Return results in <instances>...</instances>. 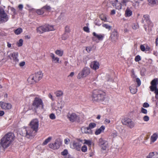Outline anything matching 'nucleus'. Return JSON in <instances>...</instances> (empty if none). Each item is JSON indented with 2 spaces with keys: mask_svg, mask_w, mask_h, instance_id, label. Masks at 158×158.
<instances>
[{
  "mask_svg": "<svg viewBox=\"0 0 158 158\" xmlns=\"http://www.w3.org/2000/svg\"><path fill=\"white\" fill-rule=\"evenodd\" d=\"M30 127L23 129V135L28 138L35 135L37 131L39 126V121L38 119L35 118L32 119L30 123Z\"/></svg>",
  "mask_w": 158,
  "mask_h": 158,
  "instance_id": "nucleus-1",
  "label": "nucleus"
},
{
  "mask_svg": "<svg viewBox=\"0 0 158 158\" xmlns=\"http://www.w3.org/2000/svg\"><path fill=\"white\" fill-rule=\"evenodd\" d=\"M15 136L12 133H8L1 140V143L4 148H6L10 146L13 141Z\"/></svg>",
  "mask_w": 158,
  "mask_h": 158,
  "instance_id": "nucleus-2",
  "label": "nucleus"
},
{
  "mask_svg": "<svg viewBox=\"0 0 158 158\" xmlns=\"http://www.w3.org/2000/svg\"><path fill=\"white\" fill-rule=\"evenodd\" d=\"M122 124L127 126L129 128L132 129L135 126V122L131 119L128 118H125L122 120Z\"/></svg>",
  "mask_w": 158,
  "mask_h": 158,
  "instance_id": "nucleus-3",
  "label": "nucleus"
},
{
  "mask_svg": "<svg viewBox=\"0 0 158 158\" xmlns=\"http://www.w3.org/2000/svg\"><path fill=\"white\" fill-rule=\"evenodd\" d=\"M54 29L53 26L49 25H45L38 27L36 30L38 32L41 34L47 31H53Z\"/></svg>",
  "mask_w": 158,
  "mask_h": 158,
  "instance_id": "nucleus-4",
  "label": "nucleus"
},
{
  "mask_svg": "<svg viewBox=\"0 0 158 158\" xmlns=\"http://www.w3.org/2000/svg\"><path fill=\"white\" fill-rule=\"evenodd\" d=\"M145 21L147 23L148 27H152L153 25V23L151 21L149 16L147 15H143V18L142 19L141 22L142 23L144 24V27L146 31L147 30V25L145 23Z\"/></svg>",
  "mask_w": 158,
  "mask_h": 158,
  "instance_id": "nucleus-5",
  "label": "nucleus"
},
{
  "mask_svg": "<svg viewBox=\"0 0 158 158\" xmlns=\"http://www.w3.org/2000/svg\"><path fill=\"white\" fill-rule=\"evenodd\" d=\"M9 19V16L5 12L4 9L0 7V22L4 23L7 22Z\"/></svg>",
  "mask_w": 158,
  "mask_h": 158,
  "instance_id": "nucleus-6",
  "label": "nucleus"
},
{
  "mask_svg": "<svg viewBox=\"0 0 158 158\" xmlns=\"http://www.w3.org/2000/svg\"><path fill=\"white\" fill-rule=\"evenodd\" d=\"M105 93L98 90H94L92 93V97L94 98H97L102 99L105 98Z\"/></svg>",
  "mask_w": 158,
  "mask_h": 158,
  "instance_id": "nucleus-7",
  "label": "nucleus"
},
{
  "mask_svg": "<svg viewBox=\"0 0 158 158\" xmlns=\"http://www.w3.org/2000/svg\"><path fill=\"white\" fill-rule=\"evenodd\" d=\"M90 73V70L89 68L84 67L82 70L80 72L77 76L78 79L83 78L87 76Z\"/></svg>",
  "mask_w": 158,
  "mask_h": 158,
  "instance_id": "nucleus-8",
  "label": "nucleus"
},
{
  "mask_svg": "<svg viewBox=\"0 0 158 158\" xmlns=\"http://www.w3.org/2000/svg\"><path fill=\"white\" fill-rule=\"evenodd\" d=\"M61 143L60 140L57 139L56 140L55 142L53 143H50L49 144V147L53 149H58L60 145L61 144Z\"/></svg>",
  "mask_w": 158,
  "mask_h": 158,
  "instance_id": "nucleus-9",
  "label": "nucleus"
},
{
  "mask_svg": "<svg viewBox=\"0 0 158 158\" xmlns=\"http://www.w3.org/2000/svg\"><path fill=\"white\" fill-rule=\"evenodd\" d=\"M93 35L94 37L93 38V40L94 41H96L97 42H98V41L97 40H95V38H96L98 40L102 41L103 40L104 35L102 34H97L95 32H94L93 33Z\"/></svg>",
  "mask_w": 158,
  "mask_h": 158,
  "instance_id": "nucleus-10",
  "label": "nucleus"
},
{
  "mask_svg": "<svg viewBox=\"0 0 158 158\" xmlns=\"http://www.w3.org/2000/svg\"><path fill=\"white\" fill-rule=\"evenodd\" d=\"M68 117L69 120L72 122L75 121H78L79 120V116L74 113L69 114L68 115Z\"/></svg>",
  "mask_w": 158,
  "mask_h": 158,
  "instance_id": "nucleus-11",
  "label": "nucleus"
},
{
  "mask_svg": "<svg viewBox=\"0 0 158 158\" xmlns=\"http://www.w3.org/2000/svg\"><path fill=\"white\" fill-rule=\"evenodd\" d=\"M33 105L35 108L41 107L42 109H44L43 104L41 99H35L33 103Z\"/></svg>",
  "mask_w": 158,
  "mask_h": 158,
  "instance_id": "nucleus-12",
  "label": "nucleus"
},
{
  "mask_svg": "<svg viewBox=\"0 0 158 158\" xmlns=\"http://www.w3.org/2000/svg\"><path fill=\"white\" fill-rule=\"evenodd\" d=\"M60 101H58V102H60L61 103H59V105L58 106V107L55 106L54 108V109L56 111V114L59 115L60 114L61 112L62 107L64 104V102H62L61 99H60Z\"/></svg>",
  "mask_w": 158,
  "mask_h": 158,
  "instance_id": "nucleus-13",
  "label": "nucleus"
},
{
  "mask_svg": "<svg viewBox=\"0 0 158 158\" xmlns=\"http://www.w3.org/2000/svg\"><path fill=\"white\" fill-rule=\"evenodd\" d=\"M118 35L116 31H113L111 34L110 39L113 42H115L117 40Z\"/></svg>",
  "mask_w": 158,
  "mask_h": 158,
  "instance_id": "nucleus-14",
  "label": "nucleus"
},
{
  "mask_svg": "<svg viewBox=\"0 0 158 158\" xmlns=\"http://www.w3.org/2000/svg\"><path fill=\"white\" fill-rule=\"evenodd\" d=\"M0 106L2 109L4 110H9L11 109L12 106L10 104L0 102Z\"/></svg>",
  "mask_w": 158,
  "mask_h": 158,
  "instance_id": "nucleus-15",
  "label": "nucleus"
},
{
  "mask_svg": "<svg viewBox=\"0 0 158 158\" xmlns=\"http://www.w3.org/2000/svg\"><path fill=\"white\" fill-rule=\"evenodd\" d=\"M81 146V144L79 142L75 141H74L70 146L71 148L75 149L78 151L80 150Z\"/></svg>",
  "mask_w": 158,
  "mask_h": 158,
  "instance_id": "nucleus-16",
  "label": "nucleus"
},
{
  "mask_svg": "<svg viewBox=\"0 0 158 158\" xmlns=\"http://www.w3.org/2000/svg\"><path fill=\"white\" fill-rule=\"evenodd\" d=\"M8 57L11 60H13L16 62H18L19 60L18 58V53L17 52H14L8 55Z\"/></svg>",
  "mask_w": 158,
  "mask_h": 158,
  "instance_id": "nucleus-17",
  "label": "nucleus"
},
{
  "mask_svg": "<svg viewBox=\"0 0 158 158\" xmlns=\"http://www.w3.org/2000/svg\"><path fill=\"white\" fill-rule=\"evenodd\" d=\"M34 77V78L37 81V82L39 81L42 78L43 74L41 72L39 71L35 73L34 74L32 75Z\"/></svg>",
  "mask_w": 158,
  "mask_h": 158,
  "instance_id": "nucleus-18",
  "label": "nucleus"
},
{
  "mask_svg": "<svg viewBox=\"0 0 158 158\" xmlns=\"http://www.w3.org/2000/svg\"><path fill=\"white\" fill-rule=\"evenodd\" d=\"M99 64L97 61L92 62L90 64V67L94 70H96L99 68Z\"/></svg>",
  "mask_w": 158,
  "mask_h": 158,
  "instance_id": "nucleus-19",
  "label": "nucleus"
},
{
  "mask_svg": "<svg viewBox=\"0 0 158 158\" xmlns=\"http://www.w3.org/2000/svg\"><path fill=\"white\" fill-rule=\"evenodd\" d=\"M112 5L116 9L118 10L121 9L122 6L121 2H119L118 0H116V1L114 3L112 2Z\"/></svg>",
  "mask_w": 158,
  "mask_h": 158,
  "instance_id": "nucleus-20",
  "label": "nucleus"
},
{
  "mask_svg": "<svg viewBox=\"0 0 158 158\" xmlns=\"http://www.w3.org/2000/svg\"><path fill=\"white\" fill-rule=\"evenodd\" d=\"M137 86L135 85H132L129 88L131 93L133 94H135L137 91Z\"/></svg>",
  "mask_w": 158,
  "mask_h": 158,
  "instance_id": "nucleus-21",
  "label": "nucleus"
},
{
  "mask_svg": "<svg viewBox=\"0 0 158 158\" xmlns=\"http://www.w3.org/2000/svg\"><path fill=\"white\" fill-rule=\"evenodd\" d=\"M50 56L52 58V61L53 62L55 63H59V58L57 57H56L54 54L52 53H50Z\"/></svg>",
  "mask_w": 158,
  "mask_h": 158,
  "instance_id": "nucleus-22",
  "label": "nucleus"
},
{
  "mask_svg": "<svg viewBox=\"0 0 158 158\" xmlns=\"http://www.w3.org/2000/svg\"><path fill=\"white\" fill-rule=\"evenodd\" d=\"M147 158H158V153L157 152H151L147 156Z\"/></svg>",
  "mask_w": 158,
  "mask_h": 158,
  "instance_id": "nucleus-23",
  "label": "nucleus"
},
{
  "mask_svg": "<svg viewBox=\"0 0 158 158\" xmlns=\"http://www.w3.org/2000/svg\"><path fill=\"white\" fill-rule=\"evenodd\" d=\"M105 129V127L104 126H102L101 127L98 129L96 130L95 132V134L96 135H98L100 134L101 132H103Z\"/></svg>",
  "mask_w": 158,
  "mask_h": 158,
  "instance_id": "nucleus-24",
  "label": "nucleus"
},
{
  "mask_svg": "<svg viewBox=\"0 0 158 158\" xmlns=\"http://www.w3.org/2000/svg\"><path fill=\"white\" fill-rule=\"evenodd\" d=\"M82 132L85 134H91L92 133L91 130L88 127H82L81 129Z\"/></svg>",
  "mask_w": 158,
  "mask_h": 158,
  "instance_id": "nucleus-25",
  "label": "nucleus"
},
{
  "mask_svg": "<svg viewBox=\"0 0 158 158\" xmlns=\"http://www.w3.org/2000/svg\"><path fill=\"white\" fill-rule=\"evenodd\" d=\"M132 14L131 10L128 7L127 8L125 11V15L126 17H129L131 16Z\"/></svg>",
  "mask_w": 158,
  "mask_h": 158,
  "instance_id": "nucleus-26",
  "label": "nucleus"
},
{
  "mask_svg": "<svg viewBox=\"0 0 158 158\" xmlns=\"http://www.w3.org/2000/svg\"><path fill=\"white\" fill-rule=\"evenodd\" d=\"M27 81L30 84H33L37 82V81L34 78L33 75L30 76L28 78Z\"/></svg>",
  "mask_w": 158,
  "mask_h": 158,
  "instance_id": "nucleus-27",
  "label": "nucleus"
},
{
  "mask_svg": "<svg viewBox=\"0 0 158 158\" xmlns=\"http://www.w3.org/2000/svg\"><path fill=\"white\" fill-rule=\"evenodd\" d=\"M149 5L152 6L158 4V0H148Z\"/></svg>",
  "mask_w": 158,
  "mask_h": 158,
  "instance_id": "nucleus-28",
  "label": "nucleus"
},
{
  "mask_svg": "<svg viewBox=\"0 0 158 158\" xmlns=\"http://www.w3.org/2000/svg\"><path fill=\"white\" fill-rule=\"evenodd\" d=\"M54 94L58 98H61L63 95V92L61 90H57L55 92Z\"/></svg>",
  "mask_w": 158,
  "mask_h": 158,
  "instance_id": "nucleus-29",
  "label": "nucleus"
},
{
  "mask_svg": "<svg viewBox=\"0 0 158 158\" xmlns=\"http://www.w3.org/2000/svg\"><path fill=\"white\" fill-rule=\"evenodd\" d=\"M158 138V135L156 133L154 134L151 136V143H153L155 142Z\"/></svg>",
  "mask_w": 158,
  "mask_h": 158,
  "instance_id": "nucleus-30",
  "label": "nucleus"
},
{
  "mask_svg": "<svg viewBox=\"0 0 158 158\" xmlns=\"http://www.w3.org/2000/svg\"><path fill=\"white\" fill-rule=\"evenodd\" d=\"M106 141L104 140L102 138H100L98 140V143L100 146L102 145L103 144L105 145H106Z\"/></svg>",
  "mask_w": 158,
  "mask_h": 158,
  "instance_id": "nucleus-31",
  "label": "nucleus"
},
{
  "mask_svg": "<svg viewBox=\"0 0 158 158\" xmlns=\"http://www.w3.org/2000/svg\"><path fill=\"white\" fill-rule=\"evenodd\" d=\"M55 53L59 56H61L63 55V51L61 50H57L55 51Z\"/></svg>",
  "mask_w": 158,
  "mask_h": 158,
  "instance_id": "nucleus-32",
  "label": "nucleus"
},
{
  "mask_svg": "<svg viewBox=\"0 0 158 158\" xmlns=\"http://www.w3.org/2000/svg\"><path fill=\"white\" fill-rule=\"evenodd\" d=\"M28 98L32 99H40V97L37 95L31 94L29 95Z\"/></svg>",
  "mask_w": 158,
  "mask_h": 158,
  "instance_id": "nucleus-33",
  "label": "nucleus"
},
{
  "mask_svg": "<svg viewBox=\"0 0 158 158\" xmlns=\"http://www.w3.org/2000/svg\"><path fill=\"white\" fill-rule=\"evenodd\" d=\"M22 32V29L21 28H19L15 31L14 32L15 34L18 35Z\"/></svg>",
  "mask_w": 158,
  "mask_h": 158,
  "instance_id": "nucleus-34",
  "label": "nucleus"
},
{
  "mask_svg": "<svg viewBox=\"0 0 158 158\" xmlns=\"http://www.w3.org/2000/svg\"><path fill=\"white\" fill-rule=\"evenodd\" d=\"M52 137H48L47 139H46L44 142L43 143V145H45L47 144L52 139Z\"/></svg>",
  "mask_w": 158,
  "mask_h": 158,
  "instance_id": "nucleus-35",
  "label": "nucleus"
},
{
  "mask_svg": "<svg viewBox=\"0 0 158 158\" xmlns=\"http://www.w3.org/2000/svg\"><path fill=\"white\" fill-rule=\"evenodd\" d=\"M69 33H65L64 34L62 37V40H65L69 37Z\"/></svg>",
  "mask_w": 158,
  "mask_h": 158,
  "instance_id": "nucleus-36",
  "label": "nucleus"
},
{
  "mask_svg": "<svg viewBox=\"0 0 158 158\" xmlns=\"http://www.w3.org/2000/svg\"><path fill=\"white\" fill-rule=\"evenodd\" d=\"M36 12L39 15H42L44 13V11L43 8L40 9H38L36 10Z\"/></svg>",
  "mask_w": 158,
  "mask_h": 158,
  "instance_id": "nucleus-37",
  "label": "nucleus"
},
{
  "mask_svg": "<svg viewBox=\"0 0 158 158\" xmlns=\"http://www.w3.org/2000/svg\"><path fill=\"white\" fill-rule=\"evenodd\" d=\"M100 18L103 21H106L107 19L106 16L103 14H102L100 15L99 16Z\"/></svg>",
  "mask_w": 158,
  "mask_h": 158,
  "instance_id": "nucleus-38",
  "label": "nucleus"
},
{
  "mask_svg": "<svg viewBox=\"0 0 158 158\" xmlns=\"http://www.w3.org/2000/svg\"><path fill=\"white\" fill-rule=\"evenodd\" d=\"M84 144H86L88 145L89 146H91L92 144V141L90 140H87L86 139L84 140Z\"/></svg>",
  "mask_w": 158,
  "mask_h": 158,
  "instance_id": "nucleus-39",
  "label": "nucleus"
},
{
  "mask_svg": "<svg viewBox=\"0 0 158 158\" xmlns=\"http://www.w3.org/2000/svg\"><path fill=\"white\" fill-rule=\"evenodd\" d=\"M96 126V124L94 123H91L89 124V127H88L91 130V129H93Z\"/></svg>",
  "mask_w": 158,
  "mask_h": 158,
  "instance_id": "nucleus-40",
  "label": "nucleus"
},
{
  "mask_svg": "<svg viewBox=\"0 0 158 158\" xmlns=\"http://www.w3.org/2000/svg\"><path fill=\"white\" fill-rule=\"evenodd\" d=\"M117 134L118 133L116 131H113L111 135V137L113 138L116 137L117 136Z\"/></svg>",
  "mask_w": 158,
  "mask_h": 158,
  "instance_id": "nucleus-41",
  "label": "nucleus"
},
{
  "mask_svg": "<svg viewBox=\"0 0 158 158\" xmlns=\"http://www.w3.org/2000/svg\"><path fill=\"white\" fill-rule=\"evenodd\" d=\"M102 26L103 27L105 28L106 29H107L108 30H110L111 28V26L107 24H103Z\"/></svg>",
  "mask_w": 158,
  "mask_h": 158,
  "instance_id": "nucleus-42",
  "label": "nucleus"
},
{
  "mask_svg": "<svg viewBox=\"0 0 158 158\" xmlns=\"http://www.w3.org/2000/svg\"><path fill=\"white\" fill-rule=\"evenodd\" d=\"M129 1V0H121V2L122 5L126 6L127 5V3Z\"/></svg>",
  "mask_w": 158,
  "mask_h": 158,
  "instance_id": "nucleus-43",
  "label": "nucleus"
},
{
  "mask_svg": "<svg viewBox=\"0 0 158 158\" xmlns=\"http://www.w3.org/2000/svg\"><path fill=\"white\" fill-rule=\"evenodd\" d=\"M81 150L82 152H85L87 150V147L86 146L84 145L81 148Z\"/></svg>",
  "mask_w": 158,
  "mask_h": 158,
  "instance_id": "nucleus-44",
  "label": "nucleus"
},
{
  "mask_svg": "<svg viewBox=\"0 0 158 158\" xmlns=\"http://www.w3.org/2000/svg\"><path fill=\"white\" fill-rule=\"evenodd\" d=\"M23 41L22 39H20L19 40L18 42L17 43V45L19 47L21 46L23 44Z\"/></svg>",
  "mask_w": 158,
  "mask_h": 158,
  "instance_id": "nucleus-45",
  "label": "nucleus"
},
{
  "mask_svg": "<svg viewBox=\"0 0 158 158\" xmlns=\"http://www.w3.org/2000/svg\"><path fill=\"white\" fill-rule=\"evenodd\" d=\"M107 145H108V143H107V142L106 141V145H105L104 144H103L102 145V146L101 145L100 146L101 147V148L103 150H105L106 149V148L107 147Z\"/></svg>",
  "mask_w": 158,
  "mask_h": 158,
  "instance_id": "nucleus-46",
  "label": "nucleus"
},
{
  "mask_svg": "<svg viewBox=\"0 0 158 158\" xmlns=\"http://www.w3.org/2000/svg\"><path fill=\"white\" fill-rule=\"evenodd\" d=\"M143 120L145 122H148L149 120V117L147 115H145L143 117Z\"/></svg>",
  "mask_w": 158,
  "mask_h": 158,
  "instance_id": "nucleus-47",
  "label": "nucleus"
},
{
  "mask_svg": "<svg viewBox=\"0 0 158 158\" xmlns=\"http://www.w3.org/2000/svg\"><path fill=\"white\" fill-rule=\"evenodd\" d=\"M141 111L142 113L145 114H146L148 112L147 110L143 107L141 109Z\"/></svg>",
  "mask_w": 158,
  "mask_h": 158,
  "instance_id": "nucleus-48",
  "label": "nucleus"
},
{
  "mask_svg": "<svg viewBox=\"0 0 158 158\" xmlns=\"http://www.w3.org/2000/svg\"><path fill=\"white\" fill-rule=\"evenodd\" d=\"M43 10L45 9L47 10H51V7L50 6L46 5L43 7Z\"/></svg>",
  "mask_w": 158,
  "mask_h": 158,
  "instance_id": "nucleus-49",
  "label": "nucleus"
},
{
  "mask_svg": "<svg viewBox=\"0 0 158 158\" xmlns=\"http://www.w3.org/2000/svg\"><path fill=\"white\" fill-rule=\"evenodd\" d=\"M136 81L137 83V87L139 86L141 84V82L139 78H136Z\"/></svg>",
  "mask_w": 158,
  "mask_h": 158,
  "instance_id": "nucleus-50",
  "label": "nucleus"
},
{
  "mask_svg": "<svg viewBox=\"0 0 158 158\" xmlns=\"http://www.w3.org/2000/svg\"><path fill=\"white\" fill-rule=\"evenodd\" d=\"M49 118L52 119H54L56 118V116L54 114H51L49 115Z\"/></svg>",
  "mask_w": 158,
  "mask_h": 158,
  "instance_id": "nucleus-51",
  "label": "nucleus"
},
{
  "mask_svg": "<svg viewBox=\"0 0 158 158\" xmlns=\"http://www.w3.org/2000/svg\"><path fill=\"white\" fill-rule=\"evenodd\" d=\"M68 151L67 150H64L63 151L61 152V154L63 156H66L68 154Z\"/></svg>",
  "mask_w": 158,
  "mask_h": 158,
  "instance_id": "nucleus-52",
  "label": "nucleus"
},
{
  "mask_svg": "<svg viewBox=\"0 0 158 158\" xmlns=\"http://www.w3.org/2000/svg\"><path fill=\"white\" fill-rule=\"evenodd\" d=\"M135 60L136 62H138V61H139V60H141L140 56L139 55H138V56H136L135 57Z\"/></svg>",
  "mask_w": 158,
  "mask_h": 158,
  "instance_id": "nucleus-53",
  "label": "nucleus"
},
{
  "mask_svg": "<svg viewBox=\"0 0 158 158\" xmlns=\"http://www.w3.org/2000/svg\"><path fill=\"white\" fill-rule=\"evenodd\" d=\"M103 99H94L93 102L94 103L102 102Z\"/></svg>",
  "mask_w": 158,
  "mask_h": 158,
  "instance_id": "nucleus-54",
  "label": "nucleus"
},
{
  "mask_svg": "<svg viewBox=\"0 0 158 158\" xmlns=\"http://www.w3.org/2000/svg\"><path fill=\"white\" fill-rule=\"evenodd\" d=\"M143 107L147 108L149 106V105L147 102H145L143 104Z\"/></svg>",
  "mask_w": 158,
  "mask_h": 158,
  "instance_id": "nucleus-55",
  "label": "nucleus"
},
{
  "mask_svg": "<svg viewBox=\"0 0 158 158\" xmlns=\"http://www.w3.org/2000/svg\"><path fill=\"white\" fill-rule=\"evenodd\" d=\"M83 30L85 32H89V29L87 27H83Z\"/></svg>",
  "mask_w": 158,
  "mask_h": 158,
  "instance_id": "nucleus-56",
  "label": "nucleus"
},
{
  "mask_svg": "<svg viewBox=\"0 0 158 158\" xmlns=\"http://www.w3.org/2000/svg\"><path fill=\"white\" fill-rule=\"evenodd\" d=\"M92 49V48L91 47H86V50L88 52H89Z\"/></svg>",
  "mask_w": 158,
  "mask_h": 158,
  "instance_id": "nucleus-57",
  "label": "nucleus"
},
{
  "mask_svg": "<svg viewBox=\"0 0 158 158\" xmlns=\"http://www.w3.org/2000/svg\"><path fill=\"white\" fill-rule=\"evenodd\" d=\"M70 141V139H65L64 140V143L65 144H67L69 143Z\"/></svg>",
  "mask_w": 158,
  "mask_h": 158,
  "instance_id": "nucleus-58",
  "label": "nucleus"
},
{
  "mask_svg": "<svg viewBox=\"0 0 158 158\" xmlns=\"http://www.w3.org/2000/svg\"><path fill=\"white\" fill-rule=\"evenodd\" d=\"M10 10L11 11L13 12V14L15 15L16 14L15 9L13 7H11Z\"/></svg>",
  "mask_w": 158,
  "mask_h": 158,
  "instance_id": "nucleus-59",
  "label": "nucleus"
},
{
  "mask_svg": "<svg viewBox=\"0 0 158 158\" xmlns=\"http://www.w3.org/2000/svg\"><path fill=\"white\" fill-rule=\"evenodd\" d=\"M156 99H158V90H155L154 91Z\"/></svg>",
  "mask_w": 158,
  "mask_h": 158,
  "instance_id": "nucleus-60",
  "label": "nucleus"
},
{
  "mask_svg": "<svg viewBox=\"0 0 158 158\" xmlns=\"http://www.w3.org/2000/svg\"><path fill=\"white\" fill-rule=\"evenodd\" d=\"M18 8H19V10L22 11L23 10V6L22 4H19L18 6Z\"/></svg>",
  "mask_w": 158,
  "mask_h": 158,
  "instance_id": "nucleus-61",
  "label": "nucleus"
},
{
  "mask_svg": "<svg viewBox=\"0 0 158 158\" xmlns=\"http://www.w3.org/2000/svg\"><path fill=\"white\" fill-rule=\"evenodd\" d=\"M140 49L143 52L145 50V47L143 45H141L140 46Z\"/></svg>",
  "mask_w": 158,
  "mask_h": 158,
  "instance_id": "nucleus-62",
  "label": "nucleus"
},
{
  "mask_svg": "<svg viewBox=\"0 0 158 158\" xmlns=\"http://www.w3.org/2000/svg\"><path fill=\"white\" fill-rule=\"evenodd\" d=\"M138 27L137 24H134L132 27V28L134 29H136Z\"/></svg>",
  "mask_w": 158,
  "mask_h": 158,
  "instance_id": "nucleus-63",
  "label": "nucleus"
},
{
  "mask_svg": "<svg viewBox=\"0 0 158 158\" xmlns=\"http://www.w3.org/2000/svg\"><path fill=\"white\" fill-rule=\"evenodd\" d=\"M25 62H22L19 63V65L20 66L22 67L25 65Z\"/></svg>",
  "mask_w": 158,
  "mask_h": 158,
  "instance_id": "nucleus-64",
  "label": "nucleus"
}]
</instances>
